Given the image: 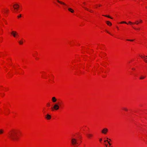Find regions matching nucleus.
I'll return each mask as SVG.
<instances>
[{
    "label": "nucleus",
    "mask_w": 147,
    "mask_h": 147,
    "mask_svg": "<svg viewBox=\"0 0 147 147\" xmlns=\"http://www.w3.org/2000/svg\"><path fill=\"white\" fill-rule=\"evenodd\" d=\"M17 132V131L16 130H11L8 134V137L10 139L14 141L16 139Z\"/></svg>",
    "instance_id": "nucleus-1"
},
{
    "label": "nucleus",
    "mask_w": 147,
    "mask_h": 147,
    "mask_svg": "<svg viewBox=\"0 0 147 147\" xmlns=\"http://www.w3.org/2000/svg\"><path fill=\"white\" fill-rule=\"evenodd\" d=\"M71 142L73 145H76V144H78V143L77 142V140L75 138H72Z\"/></svg>",
    "instance_id": "nucleus-2"
},
{
    "label": "nucleus",
    "mask_w": 147,
    "mask_h": 147,
    "mask_svg": "<svg viewBox=\"0 0 147 147\" xmlns=\"http://www.w3.org/2000/svg\"><path fill=\"white\" fill-rule=\"evenodd\" d=\"M59 105L57 104H55L53 108H51V109H52V110L53 111L54 109L55 110H57L59 109Z\"/></svg>",
    "instance_id": "nucleus-3"
},
{
    "label": "nucleus",
    "mask_w": 147,
    "mask_h": 147,
    "mask_svg": "<svg viewBox=\"0 0 147 147\" xmlns=\"http://www.w3.org/2000/svg\"><path fill=\"white\" fill-rule=\"evenodd\" d=\"M11 34L15 38L17 36H18V33L16 31H13L11 32Z\"/></svg>",
    "instance_id": "nucleus-4"
},
{
    "label": "nucleus",
    "mask_w": 147,
    "mask_h": 147,
    "mask_svg": "<svg viewBox=\"0 0 147 147\" xmlns=\"http://www.w3.org/2000/svg\"><path fill=\"white\" fill-rule=\"evenodd\" d=\"M108 129L107 128H104L101 131V132L104 134H106L108 131Z\"/></svg>",
    "instance_id": "nucleus-5"
},
{
    "label": "nucleus",
    "mask_w": 147,
    "mask_h": 147,
    "mask_svg": "<svg viewBox=\"0 0 147 147\" xmlns=\"http://www.w3.org/2000/svg\"><path fill=\"white\" fill-rule=\"evenodd\" d=\"M13 7L15 9H18L19 7V5L18 4H15L13 6Z\"/></svg>",
    "instance_id": "nucleus-6"
},
{
    "label": "nucleus",
    "mask_w": 147,
    "mask_h": 147,
    "mask_svg": "<svg viewBox=\"0 0 147 147\" xmlns=\"http://www.w3.org/2000/svg\"><path fill=\"white\" fill-rule=\"evenodd\" d=\"M87 137L88 138L90 139L91 138L92 136L93 135L91 134H88L86 135Z\"/></svg>",
    "instance_id": "nucleus-7"
},
{
    "label": "nucleus",
    "mask_w": 147,
    "mask_h": 147,
    "mask_svg": "<svg viewBox=\"0 0 147 147\" xmlns=\"http://www.w3.org/2000/svg\"><path fill=\"white\" fill-rule=\"evenodd\" d=\"M46 117L45 118L49 120L51 119V116L49 114H47L46 115Z\"/></svg>",
    "instance_id": "nucleus-8"
},
{
    "label": "nucleus",
    "mask_w": 147,
    "mask_h": 147,
    "mask_svg": "<svg viewBox=\"0 0 147 147\" xmlns=\"http://www.w3.org/2000/svg\"><path fill=\"white\" fill-rule=\"evenodd\" d=\"M140 57L142 59H144V61L146 63H147V58H145V55L144 56H140Z\"/></svg>",
    "instance_id": "nucleus-9"
},
{
    "label": "nucleus",
    "mask_w": 147,
    "mask_h": 147,
    "mask_svg": "<svg viewBox=\"0 0 147 147\" xmlns=\"http://www.w3.org/2000/svg\"><path fill=\"white\" fill-rule=\"evenodd\" d=\"M56 1H57V2H58L59 3H60L61 4H63L64 5H66V4L65 3H64V2H63L62 1H60L58 0H56Z\"/></svg>",
    "instance_id": "nucleus-10"
},
{
    "label": "nucleus",
    "mask_w": 147,
    "mask_h": 147,
    "mask_svg": "<svg viewBox=\"0 0 147 147\" xmlns=\"http://www.w3.org/2000/svg\"><path fill=\"white\" fill-rule=\"evenodd\" d=\"M52 101L53 102H55L56 101H57V99H56V98L55 97H53L52 98Z\"/></svg>",
    "instance_id": "nucleus-11"
},
{
    "label": "nucleus",
    "mask_w": 147,
    "mask_h": 147,
    "mask_svg": "<svg viewBox=\"0 0 147 147\" xmlns=\"http://www.w3.org/2000/svg\"><path fill=\"white\" fill-rule=\"evenodd\" d=\"M106 23L109 26H111L112 25V24L109 21H106Z\"/></svg>",
    "instance_id": "nucleus-12"
},
{
    "label": "nucleus",
    "mask_w": 147,
    "mask_h": 147,
    "mask_svg": "<svg viewBox=\"0 0 147 147\" xmlns=\"http://www.w3.org/2000/svg\"><path fill=\"white\" fill-rule=\"evenodd\" d=\"M68 10L71 13H74V10L70 8H68Z\"/></svg>",
    "instance_id": "nucleus-13"
},
{
    "label": "nucleus",
    "mask_w": 147,
    "mask_h": 147,
    "mask_svg": "<svg viewBox=\"0 0 147 147\" xmlns=\"http://www.w3.org/2000/svg\"><path fill=\"white\" fill-rule=\"evenodd\" d=\"M4 131L3 129H0V134H2L3 133Z\"/></svg>",
    "instance_id": "nucleus-14"
},
{
    "label": "nucleus",
    "mask_w": 147,
    "mask_h": 147,
    "mask_svg": "<svg viewBox=\"0 0 147 147\" xmlns=\"http://www.w3.org/2000/svg\"><path fill=\"white\" fill-rule=\"evenodd\" d=\"M145 78V76H141L140 78V79L141 80H142L144 79Z\"/></svg>",
    "instance_id": "nucleus-15"
},
{
    "label": "nucleus",
    "mask_w": 147,
    "mask_h": 147,
    "mask_svg": "<svg viewBox=\"0 0 147 147\" xmlns=\"http://www.w3.org/2000/svg\"><path fill=\"white\" fill-rule=\"evenodd\" d=\"M103 16H104L106 17H108V18H111V19H112L113 18L111 17H110L109 16H107V15H103Z\"/></svg>",
    "instance_id": "nucleus-16"
},
{
    "label": "nucleus",
    "mask_w": 147,
    "mask_h": 147,
    "mask_svg": "<svg viewBox=\"0 0 147 147\" xmlns=\"http://www.w3.org/2000/svg\"><path fill=\"white\" fill-rule=\"evenodd\" d=\"M19 43L20 45H22L23 42L22 41L20 40L19 42Z\"/></svg>",
    "instance_id": "nucleus-17"
},
{
    "label": "nucleus",
    "mask_w": 147,
    "mask_h": 147,
    "mask_svg": "<svg viewBox=\"0 0 147 147\" xmlns=\"http://www.w3.org/2000/svg\"><path fill=\"white\" fill-rule=\"evenodd\" d=\"M139 23H140V22H138V21H137L136 22L134 23V24H136L137 25H138Z\"/></svg>",
    "instance_id": "nucleus-18"
},
{
    "label": "nucleus",
    "mask_w": 147,
    "mask_h": 147,
    "mask_svg": "<svg viewBox=\"0 0 147 147\" xmlns=\"http://www.w3.org/2000/svg\"><path fill=\"white\" fill-rule=\"evenodd\" d=\"M128 23L130 25H132L133 24H134V23H133L130 21H129L128 22Z\"/></svg>",
    "instance_id": "nucleus-19"
},
{
    "label": "nucleus",
    "mask_w": 147,
    "mask_h": 147,
    "mask_svg": "<svg viewBox=\"0 0 147 147\" xmlns=\"http://www.w3.org/2000/svg\"><path fill=\"white\" fill-rule=\"evenodd\" d=\"M123 109L125 111H128L127 109L126 108H123Z\"/></svg>",
    "instance_id": "nucleus-20"
},
{
    "label": "nucleus",
    "mask_w": 147,
    "mask_h": 147,
    "mask_svg": "<svg viewBox=\"0 0 147 147\" xmlns=\"http://www.w3.org/2000/svg\"><path fill=\"white\" fill-rule=\"evenodd\" d=\"M120 23L121 24L125 23V24H127V23L126 22H125V21H123V22H121Z\"/></svg>",
    "instance_id": "nucleus-21"
},
{
    "label": "nucleus",
    "mask_w": 147,
    "mask_h": 147,
    "mask_svg": "<svg viewBox=\"0 0 147 147\" xmlns=\"http://www.w3.org/2000/svg\"><path fill=\"white\" fill-rule=\"evenodd\" d=\"M85 9H86V10H88V11H90V12H92V11H90V10H89L87 8H85Z\"/></svg>",
    "instance_id": "nucleus-22"
},
{
    "label": "nucleus",
    "mask_w": 147,
    "mask_h": 147,
    "mask_svg": "<svg viewBox=\"0 0 147 147\" xmlns=\"http://www.w3.org/2000/svg\"><path fill=\"white\" fill-rule=\"evenodd\" d=\"M107 142H108L109 146H111V144L107 140Z\"/></svg>",
    "instance_id": "nucleus-23"
},
{
    "label": "nucleus",
    "mask_w": 147,
    "mask_h": 147,
    "mask_svg": "<svg viewBox=\"0 0 147 147\" xmlns=\"http://www.w3.org/2000/svg\"><path fill=\"white\" fill-rule=\"evenodd\" d=\"M127 40L130 41H134V40H129V39H127Z\"/></svg>",
    "instance_id": "nucleus-24"
},
{
    "label": "nucleus",
    "mask_w": 147,
    "mask_h": 147,
    "mask_svg": "<svg viewBox=\"0 0 147 147\" xmlns=\"http://www.w3.org/2000/svg\"><path fill=\"white\" fill-rule=\"evenodd\" d=\"M132 27L134 28V29H137L136 28H135L134 27ZM138 30H140V29L139 28V29H137Z\"/></svg>",
    "instance_id": "nucleus-25"
},
{
    "label": "nucleus",
    "mask_w": 147,
    "mask_h": 147,
    "mask_svg": "<svg viewBox=\"0 0 147 147\" xmlns=\"http://www.w3.org/2000/svg\"><path fill=\"white\" fill-rule=\"evenodd\" d=\"M142 20H140V23H142Z\"/></svg>",
    "instance_id": "nucleus-26"
},
{
    "label": "nucleus",
    "mask_w": 147,
    "mask_h": 147,
    "mask_svg": "<svg viewBox=\"0 0 147 147\" xmlns=\"http://www.w3.org/2000/svg\"><path fill=\"white\" fill-rule=\"evenodd\" d=\"M21 15L20 14L19 16H18V18H20V17H21Z\"/></svg>",
    "instance_id": "nucleus-27"
},
{
    "label": "nucleus",
    "mask_w": 147,
    "mask_h": 147,
    "mask_svg": "<svg viewBox=\"0 0 147 147\" xmlns=\"http://www.w3.org/2000/svg\"><path fill=\"white\" fill-rule=\"evenodd\" d=\"M47 105H48V106H50V103H48L47 104Z\"/></svg>",
    "instance_id": "nucleus-28"
},
{
    "label": "nucleus",
    "mask_w": 147,
    "mask_h": 147,
    "mask_svg": "<svg viewBox=\"0 0 147 147\" xmlns=\"http://www.w3.org/2000/svg\"><path fill=\"white\" fill-rule=\"evenodd\" d=\"M99 140L100 141H101L102 140V138L100 139Z\"/></svg>",
    "instance_id": "nucleus-29"
},
{
    "label": "nucleus",
    "mask_w": 147,
    "mask_h": 147,
    "mask_svg": "<svg viewBox=\"0 0 147 147\" xmlns=\"http://www.w3.org/2000/svg\"><path fill=\"white\" fill-rule=\"evenodd\" d=\"M107 140H111V139H109L108 138H107Z\"/></svg>",
    "instance_id": "nucleus-30"
},
{
    "label": "nucleus",
    "mask_w": 147,
    "mask_h": 147,
    "mask_svg": "<svg viewBox=\"0 0 147 147\" xmlns=\"http://www.w3.org/2000/svg\"><path fill=\"white\" fill-rule=\"evenodd\" d=\"M132 69L133 70H135V68H132Z\"/></svg>",
    "instance_id": "nucleus-31"
},
{
    "label": "nucleus",
    "mask_w": 147,
    "mask_h": 147,
    "mask_svg": "<svg viewBox=\"0 0 147 147\" xmlns=\"http://www.w3.org/2000/svg\"><path fill=\"white\" fill-rule=\"evenodd\" d=\"M105 145L106 146V147H107V144H105Z\"/></svg>",
    "instance_id": "nucleus-32"
},
{
    "label": "nucleus",
    "mask_w": 147,
    "mask_h": 147,
    "mask_svg": "<svg viewBox=\"0 0 147 147\" xmlns=\"http://www.w3.org/2000/svg\"><path fill=\"white\" fill-rule=\"evenodd\" d=\"M107 32L108 33H109V34H111L110 33H109V32L107 31Z\"/></svg>",
    "instance_id": "nucleus-33"
},
{
    "label": "nucleus",
    "mask_w": 147,
    "mask_h": 147,
    "mask_svg": "<svg viewBox=\"0 0 147 147\" xmlns=\"http://www.w3.org/2000/svg\"><path fill=\"white\" fill-rule=\"evenodd\" d=\"M107 142V140H105L104 141V142Z\"/></svg>",
    "instance_id": "nucleus-34"
},
{
    "label": "nucleus",
    "mask_w": 147,
    "mask_h": 147,
    "mask_svg": "<svg viewBox=\"0 0 147 147\" xmlns=\"http://www.w3.org/2000/svg\"><path fill=\"white\" fill-rule=\"evenodd\" d=\"M6 11H8V10H7Z\"/></svg>",
    "instance_id": "nucleus-35"
},
{
    "label": "nucleus",
    "mask_w": 147,
    "mask_h": 147,
    "mask_svg": "<svg viewBox=\"0 0 147 147\" xmlns=\"http://www.w3.org/2000/svg\"><path fill=\"white\" fill-rule=\"evenodd\" d=\"M100 6V5H99V6Z\"/></svg>",
    "instance_id": "nucleus-36"
},
{
    "label": "nucleus",
    "mask_w": 147,
    "mask_h": 147,
    "mask_svg": "<svg viewBox=\"0 0 147 147\" xmlns=\"http://www.w3.org/2000/svg\"><path fill=\"white\" fill-rule=\"evenodd\" d=\"M84 4H85V3H84Z\"/></svg>",
    "instance_id": "nucleus-37"
},
{
    "label": "nucleus",
    "mask_w": 147,
    "mask_h": 147,
    "mask_svg": "<svg viewBox=\"0 0 147 147\" xmlns=\"http://www.w3.org/2000/svg\"><path fill=\"white\" fill-rule=\"evenodd\" d=\"M146 57H147V56H146Z\"/></svg>",
    "instance_id": "nucleus-38"
}]
</instances>
